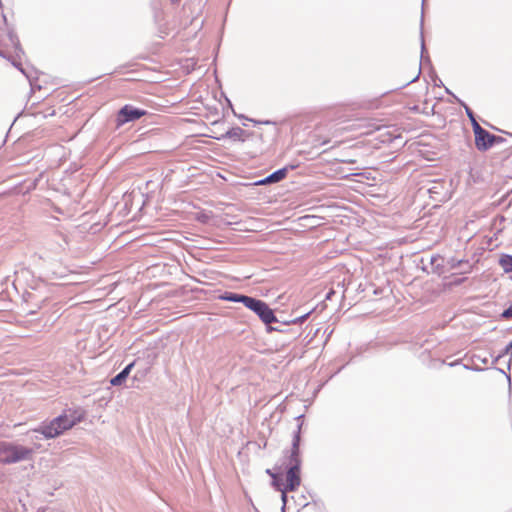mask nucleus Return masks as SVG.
<instances>
[{"label": "nucleus", "instance_id": "nucleus-13", "mask_svg": "<svg viewBox=\"0 0 512 512\" xmlns=\"http://www.w3.org/2000/svg\"><path fill=\"white\" fill-rule=\"evenodd\" d=\"M444 259L439 254L433 255L430 259V264L432 266V272L438 275H441L444 272Z\"/></svg>", "mask_w": 512, "mask_h": 512}, {"label": "nucleus", "instance_id": "nucleus-10", "mask_svg": "<svg viewBox=\"0 0 512 512\" xmlns=\"http://www.w3.org/2000/svg\"><path fill=\"white\" fill-rule=\"evenodd\" d=\"M250 296L238 294L234 292H224L222 295L219 296V299L228 301V302H235V303H242L245 307L249 300Z\"/></svg>", "mask_w": 512, "mask_h": 512}, {"label": "nucleus", "instance_id": "nucleus-2", "mask_svg": "<svg viewBox=\"0 0 512 512\" xmlns=\"http://www.w3.org/2000/svg\"><path fill=\"white\" fill-rule=\"evenodd\" d=\"M303 415L296 418L298 421L297 429L294 431L292 448L290 455L285 457L280 465L275 466V473H271L268 469L267 473L271 475L272 480H283L282 477L285 475L284 480H300V458H299V445L301 440V429L303 422L301 419Z\"/></svg>", "mask_w": 512, "mask_h": 512}, {"label": "nucleus", "instance_id": "nucleus-7", "mask_svg": "<svg viewBox=\"0 0 512 512\" xmlns=\"http://www.w3.org/2000/svg\"><path fill=\"white\" fill-rule=\"evenodd\" d=\"M290 169H294V166L291 165V166H286V167L280 168V169L274 171L273 173H271L270 175L264 177L263 179L256 181L254 184L255 185H268V184H272V183H278L286 178L287 173Z\"/></svg>", "mask_w": 512, "mask_h": 512}, {"label": "nucleus", "instance_id": "nucleus-4", "mask_svg": "<svg viewBox=\"0 0 512 512\" xmlns=\"http://www.w3.org/2000/svg\"><path fill=\"white\" fill-rule=\"evenodd\" d=\"M246 308L253 311L260 320L268 326V331H279L282 332L281 329L277 327H271L270 324L277 322L278 319L274 313V311L269 307V305L263 300L251 297L249 298Z\"/></svg>", "mask_w": 512, "mask_h": 512}, {"label": "nucleus", "instance_id": "nucleus-17", "mask_svg": "<svg viewBox=\"0 0 512 512\" xmlns=\"http://www.w3.org/2000/svg\"><path fill=\"white\" fill-rule=\"evenodd\" d=\"M447 264L450 266L451 269H457L458 267H461L463 264H467V260L456 259L455 257H452L448 259Z\"/></svg>", "mask_w": 512, "mask_h": 512}, {"label": "nucleus", "instance_id": "nucleus-16", "mask_svg": "<svg viewBox=\"0 0 512 512\" xmlns=\"http://www.w3.org/2000/svg\"><path fill=\"white\" fill-rule=\"evenodd\" d=\"M458 101H459V103L464 107L465 112H466V114H467L468 118H469V119H470V121H471L472 128L474 129V125L479 124V123L477 122L476 118H475V114H474V112H473V111L471 110V108H470L469 106H467L464 102H462V101H460V100H458Z\"/></svg>", "mask_w": 512, "mask_h": 512}, {"label": "nucleus", "instance_id": "nucleus-15", "mask_svg": "<svg viewBox=\"0 0 512 512\" xmlns=\"http://www.w3.org/2000/svg\"><path fill=\"white\" fill-rule=\"evenodd\" d=\"M312 312H313V309L304 313L301 316L295 317L294 319H292L290 321L284 322V324H302L309 318V316L311 315Z\"/></svg>", "mask_w": 512, "mask_h": 512}, {"label": "nucleus", "instance_id": "nucleus-14", "mask_svg": "<svg viewBox=\"0 0 512 512\" xmlns=\"http://www.w3.org/2000/svg\"><path fill=\"white\" fill-rule=\"evenodd\" d=\"M498 264L505 273H512V255L501 254Z\"/></svg>", "mask_w": 512, "mask_h": 512}, {"label": "nucleus", "instance_id": "nucleus-22", "mask_svg": "<svg viewBox=\"0 0 512 512\" xmlns=\"http://www.w3.org/2000/svg\"><path fill=\"white\" fill-rule=\"evenodd\" d=\"M505 139L501 136L496 135L495 144L503 143Z\"/></svg>", "mask_w": 512, "mask_h": 512}, {"label": "nucleus", "instance_id": "nucleus-23", "mask_svg": "<svg viewBox=\"0 0 512 512\" xmlns=\"http://www.w3.org/2000/svg\"><path fill=\"white\" fill-rule=\"evenodd\" d=\"M332 294H333V292H332V291H331V292H329V293L327 294V296H326V299H330V297H332Z\"/></svg>", "mask_w": 512, "mask_h": 512}, {"label": "nucleus", "instance_id": "nucleus-3", "mask_svg": "<svg viewBox=\"0 0 512 512\" xmlns=\"http://www.w3.org/2000/svg\"><path fill=\"white\" fill-rule=\"evenodd\" d=\"M34 454L32 447H26L13 442H0V460L3 463L11 464L24 460H30Z\"/></svg>", "mask_w": 512, "mask_h": 512}, {"label": "nucleus", "instance_id": "nucleus-25", "mask_svg": "<svg viewBox=\"0 0 512 512\" xmlns=\"http://www.w3.org/2000/svg\"><path fill=\"white\" fill-rule=\"evenodd\" d=\"M473 369L476 370V371H481L482 370L480 367H475Z\"/></svg>", "mask_w": 512, "mask_h": 512}, {"label": "nucleus", "instance_id": "nucleus-8", "mask_svg": "<svg viewBox=\"0 0 512 512\" xmlns=\"http://www.w3.org/2000/svg\"><path fill=\"white\" fill-rule=\"evenodd\" d=\"M272 483L275 486V488L281 492V497H282L284 504H286V502H287L288 494L291 492H294L300 484V482H272Z\"/></svg>", "mask_w": 512, "mask_h": 512}, {"label": "nucleus", "instance_id": "nucleus-20", "mask_svg": "<svg viewBox=\"0 0 512 512\" xmlns=\"http://www.w3.org/2000/svg\"><path fill=\"white\" fill-rule=\"evenodd\" d=\"M472 361L475 365H477V363H482V364H488V359L487 358H482L480 355H473L472 357Z\"/></svg>", "mask_w": 512, "mask_h": 512}, {"label": "nucleus", "instance_id": "nucleus-12", "mask_svg": "<svg viewBox=\"0 0 512 512\" xmlns=\"http://www.w3.org/2000/svg\"><path fill=\"white\" fill-rule=\"evenodd\" d=\"M245 131L241 127H233L228 130L225 134H222L220 137H217L218 140H223L225 138L233 139L234 141H244L243 135Z\"/></svg>", "mask_w": 512, "mask_h": 512}, {"label": "nucleus", "instance_id": "nucleus-21", "mask_svg": "<svg viewBox=\"0 0 512 512\" xmlns=\"http://www.w3.org/2000/svg\"><path fill=\"white\" fill-rule=\"evenodd\" d=\"M501 316H502L503 318H506V319L511 318V317H512V305H511V306H509L507 309H505V310L502 312Z\"/></svg>", "mask_w": 512, "mask_h": 512}, {"label": "nucleus", "instance_id": "nucleus-5", "mask_svg": "<svg viewBox=\"0 0 512 512\" xmlns=\"http://www.w3.org/2000/svg\"><path fill=\"white\" fill-rule=\"evenodd\" d=\"M146 114V110L134 107L130 104H126L117 112L116 126L120 127L126 123L136 121Z\"/></svg>", "mask_w": 512, "mask_h": 512}, {"label": "nucleus", "instance_id": "nucleus-18", "mask_svg": "<svg viewBox=\"0 0 512 512\" xmlns=\"http://www.w3.org/2000/svg\"><path fill=\"white\" fill-rule=\"evenodd\" d=\"M505 355L512 356V340L506 345V347L503 349V351L496 357L495 361H498L500 358H502Z\"/></svg>", "mask_w": 512, "mask_h": 512}, {"label": "nucleus", "instance_id": "nucleus-19", "mask_svg": "<svg viewBox=\"0 0 512 512\" xmlns=\"http://www.w3.org/2000/svg\"><path fill=\"white\" fill-rule=\"evenodd\" d=\"M460 269L461 274H467L472 271L473 265L467 260V264H463L461 267H458Z\"/></svg>", "mask_w": 512, "mask_h": 512}, {"label": "nucleus", "instance_id": "nucleus-1", "mask_svg": "<svg viewBox=\"0 0 512 512\" xmlns=\"http://www.w3.org/2000/svg\"><path fill=\"white\" fill-rule=\"evenodd\" d=\"M82 419L83 414L69 410V413L66 411L49 422H42L37 428L29 431L27 437L29 441L34 444L33 449L35 450L40 448V445L36 444V441L42 438L54 439L81 422Z\"/></svg>", "mask_w": 512, "mask_h": 512}, {"label": "nucleus", "instance_id": "nucleus-26", "mask_svg": "<svg viewBox=\"0 0 512 512\" xmlns=\"http://www.w3.org/2000/svg\"><path fill=\"white\" fill-rule=\"evenodd\" d=\"M0 55H1V56L3 55V54H2V52H0Z\"/></svg>", "mask_w": 512, "mask_h": 512}, {"label": "nucleus", "instance_id": "nucleus-24", "mask_svg": "<svg viewBox=\"0 0 512 512\" xmlns=\"http://www.w3.org/2000/svg\"><path fill=\"white\" fill-rule=\"evenodd\" d=\"M262 123H263V124L268 125V124H271L272 122H271V121H269V120H267V121H264V122H262Z\"/></svg>", "mask_w": 512, "mask_h": 512}, {"label": "nucleus", "instance_id": "nucleus-11", "mask_svg": "<svg viewBox=\"0 0 512 512\" xmlns=\"http://www.w3.org/2000/svg\"><path fill=\"white\" fill-rule=\"evenodd\" d=\"M134 366V362L128 364L122 371H120L116 376L111 378L110 384L112 386H120L122 385L126 379L128 378L132 368Z\"/></svg>", "mask_w": 512, "mask_h": 512}, {"label": "nucleus", "instance_id": "nucleus-9", "mask_svg": "<svg viewBox=\"0 0 512 512\" xmlns=\"http://www.w3.org/2000/svg\"><path fill=\"white\" fill-rule=\"evenodd\" d=\"M423 28V15L421 16V29ZM425 42H424V36H423V31L421 30V62L420 64L424 61L426 63H430V58L428 55H424L425 53ZM421 74V66L419 67V70H418V73L416 74V76L414 78H412L410 81L406 82L403 87H406L408 86L409 84L417 81L419 79V76Z\"/></svg>", "mask_w": 512, "mask_h": 512}, {"label": "nucleus", "instance_id": "nucleus-6", "mask_svg": "<svg viewBox=\"0 0 512 512\" xmlns=\"http://www.w3.org/2000/svg\"><path fill=\"white\" fill-rule=\"evenodd\" d=\"M473 132L475 135V146L479 151H487L495 145L496 135L485 130L480 124L474 125Z\"/></svg>", "mask_w": 512, "mask_h": 512}]
</instances>
